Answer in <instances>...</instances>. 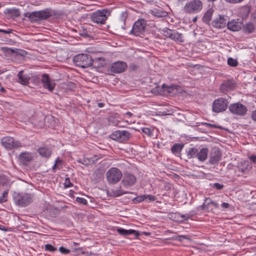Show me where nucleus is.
Segmentation results:
<instances>
[{
  "instance_id": "6",
  "label": "nucleus",
  "mask_w": 256,
  "mask_h": 256,
  "mask_svg": "<svg viewBox=\"0 0 256 256\" xmlns=\"http://www.w3.org/2000/svg\"><path fill=\"white\" fill-rule=\"evenodd\" d=\"M228 100L224 98H219L214 100L212 105V112L220 113L224 112L228 105Z\"/></svg>"
},
{
  "instance_id": "11",
  "label": "nucleus",
  "mask_w": 256,
  "mask_h": 256,
  "mask_svg": "<svg viewBox=\"0 0 256 256\" xmlns=\"http://www.w3.org/2000/svg\"><path fill=\"white\" fill-rule=\"evenodd\" d=\"M126 62L122 61H117L112 64L108 68V72L113 74H120L124 72L127 68Z\"/></svg>"
},
{
  "instance_id": "42",
  "label": "nucleus",
  "mask_w": 256,
  "mask_h": 256,
  "mask_svg": "<svg viewBox=\"0 0 256 256\" xmlns=\"http://www.w3.org/2000/svg\"><path fill=\"white\" fill-rule=\"evenodd\" d=\"M212 187L214 188H216V190H220L224 188V186L222 184L216 182V183L213 184L212 185Z\"/></svg>"
},
{
  "instance_id": "52",
  "label": "nucleus",
  "mask_w": 256,
  "mask_h": 256,
  "mask_svg": "<svg viewBox=\"0 0 256 256\" xmlns=\"http://www.w3.org/2000/svg\"><path fill=\"white\" fill-rule=\"evenodd\" d=\"M249 158L253 163L256 162V155H252L249 156Z\"/></svg>"
},
{
  "instance_id": "48",
  "label": "nucleus",
  "mask_w": 256,
  "mask_h": 256,
  "mask_svg": "<svg viewBox=\"0 0 256 256\" xmlns=\"http://www.w3.org/2000/svg\"><path fill=\"white\" fill-rule=\"evenodd\" d=\"M173 87L174 86H168L166 84H163L162 85V88L165 89L166 88H167V91L168 92H171V90H173Z\"/></svg>"
},
{
  "instance_id": "60",
  "label": "nucleus",
  "mask_w": 256,
  "mask_h": 256,
  "mask_svg": "<svg viewBox=\"0 0 256 256\" xmlns=\"http://www.w3.org/2000/svg\"><path fill=\"white\" fill-rule=\"evenodd\" d=\"M202 210L206 209V202H204L200 206Z\"/></svg>"
},
{
  "instance_id": "59",
  "label": "nucleus",
  "mask_w": 256,
  "mask_h": 256,
  "mask_svg": "<svg viewBox=\"0 0 256 256\" xmlns=\"http://www.w3.org/2000/svg\"><path fill=\"white\" fill-rule=\"evenodd\" d=\"M125 115L130 118L132 116V114L131 112H128L125 114Z\"/></svg>"
},
{
  "instance_id": "3",
  "label": "nucleus",
  "mask_w": 256,
  "mask_h": 256,
  "mask_svg": "<svg viewBox=\"0 0 256 256\" xmlns=\"http://www.w3.org/2000/svg\"><path fill=\"white\" fill-rule=\"evenodd\" d=\"M203 8V4L200 0H192L187 2L183 8L184 12L194 14L200 12Z\"/></svg>"
},
{
  "instance_id": "25",
  "label": "nucleus",
  "mask_w": 256,
  "mask_h": 256,
  "mask_svg": "<svg viewBox=\"0 0 256 256\" xmlns=\"http://www.w3.org/2000/svg\"><path fill=\"white\" fill-rule=\"evenodd\" d=\"M24 16L29 18L32 22H36L40 20V12L36 11L32 12H26Z\"/></svg>"
},
{
  "instance_id": "33",
  "label": "nucleus",
  "mask_w": 256,
  "mask_h": 256,
  "mask_svg": "<svg viewBox=\"0 0 256 256\" xmlns=\"http://www.w3.org/2000/svg\"><path fill=\"white\" fill-rule=\"evenodd\" d=\"M188 158H196L198 156V149L195 148H189L186 152Z\"/></svg>"
},
{
  "instance_id": "19",
  "label": "nucleus",
  "mask_w": 256,
  "mask_h": 256,
  "mask_svg": "<svg viewBox=\"0 0 256 256\" xmlns=\"http://www.w3.org/2000/svg\"><path fill=\"white\" fill-rule=\"evenodd\" d=\"M226 26L228 28L233 32L238 31L243 26V23L239 20H232L230 21H227Z\"/></svg>"
},
{
  "instance_id": "17",
  "label": "nucleus",
  "mask_w": 256,
  "mask_h": 256,
  "mask_svg": "<svg viewBox=\"0 0 256 256\" xmlns=\"http://www.w3.org/2000/svg\"><path fill=\"white\" fill-rule=\"evenodd\" d=\"M34 159L33 154L30 152H22L18 156V161L23 166H28Z\"/></svg>"
},
{
  "instance_id": "39",
  "label": "nucleus",
  "mask_w": 256,
  "mask_h": 256,
  "mask_svg": "<svg viewBox=\"0 0 256 256\" xmlns=\"http://www.w3.org/2000/svg\"><path fill=\"white\" fill-rule=\"evenodd\" d=\"M44 250L46 251L54 252L56 250V248L50 244H46L44 246Z\"/></svg>"
},
{
  "instance_id": "32",
  "label": "nucleus",
  "mask_w": 256,
  "mask_h": 256,
  "mask_svg": "<svg viewBox=\"0 0 256 256\" xmlns=\"http://www.w3.org/2000/svg\"><path fill=\"white\" fill-rule=\"evenodd\" d=\"M255 26L253 23L248 22L244 26V30L245 32L251 34L254 32Z\"/></svg>"
},
{
  "instance_id": "8",
  "label": "nucleus",
  "mask_w": 256,
  "mask_h": 256,
  "mask_svg": "<svg viewBox=\"0 0 256 256\" xmlns=\"http://www.w3.org/2000/svg\"><path fill=\"white\" fill-rule=\"evenodd\" d=\"M108 10L105 9L98 10L92 14L91 20L98 24H104L108 18Z\"/></svg>"
},
{
  "instance_id": "13",
  "label": "nucleus",
  "mask_w": 256,
  "mask_h": 256,
  "mask_svg": "<svg viewBox=\"0 0 256 256\" xmlns=\"http://www.w3.org/2000/svg\"><path fill=\"white\" fill-rule=\"evenodd\" d=\"M136 176L128 172L124 173L122 184L126 188L132 186L136 182Z\"/></svg>"
},
{
  "instance_id": "14",
  "label": "nucleus",
  "mask_w": 256,
  "mask_h": 256,
  "mask_svg": "<svg viewBox=\"0 0 256 256\" xmlns=\"http://www.w3.org/2000/svg\"><path fill=\"white\" fill-rule=\"evenodd\" d=\"M222 156V153L218 148H212L210 150V164H218V162L221 160Z\"/></svg>"
},
{
  "instance_id": "23",
  "label": "nucleus",
  "mask_w": 256,
  "mask_h": 256,
  "mask_svg": "<svg viewBox=\"0 0 256 256\" xmlns=\"http://www.w3.org/2000/svg\"><path fill=\"white\" fill-rule=\"evenodd\" d=\"M116 230L122 236H127L132 234H134L136 236H140L138 232L134 230H127L122 228H118Z\"/></svg>"
},
{
  "instance_id": "15",
  "label": "nucleus",
  "mask_w": 256,
  "mask_h": 256,
  "mask_svg": "<svg viewBox=\"0 0 256 256\" xmlns=\"http://www.w3.org/2000/svg\"><path fill=\"white\" fill-rule=\"evenodd\" d=\"M41 82L44 88L50 92H52L55 88L56 83L50 78L48 74H44L42 75Z\"/></svg>"
},
{
  "instance_id": "61",
  "label": "nucleus",
  "mask_w": 256,
  "mask_h": 256,
  "mask_svg": "<svg viewBox=\"0 0 256 256\" xmlns=\"http://www.w3.org/2000/svg\"><path fill=\"white\" fill-rule=\"evenodd\" d=\"M118 193L116 195V196H120L123 194H127V192H118Z\"/></svg>"
},
{
  "instance_id": "26",
  "label": "nucleus",
  "mask_w": 256,
  "mask_h": 256,
  "mask_svg": "<svg viewBox=\"0 0 256 256\" xmlns=\"http://www.w3.org/2000/svg\"><path fill=\"white\" fill-rule=\"evenodd\" d=\"M184 146V144L175 143L171 147V152L174 154L178 156L180 154Z\"/></svg>"
},
{
  "instance_id": "30",
  "label": "nucleus",
  "mask_w": 256,
  "mask_h": 256,
  "mask_svg": "<svg viewBox=\"0 0 256 256\" xmlns=\"http://www.w3.org/2000/svg\"><path fill=\"white\" fill-rule=\"evenodd\" d=\"M151 14L157 17L166 16L168 13L160 8H154L151 10Z\"/></svg>"
},
{
  "instance_id": "20",
  "label": "nucleus",
  "mask_w": 256,
  "mask_h": 256,
  "mask_svg": "<svg viewBox=\"0 0 256 256\" xmlns=\"http://www.w3.org/2000/svg\"><path fill=\"white\" fill-rule=\"evenodd\" d=\"M236 84L232 80H225L220 85V89L223 91H228L234 90L235 88Z\"/></svg>"
},
{
  "instance_id": "10",
  "label": "nucleus",
  "mask_w": 256,
  "mask_h": 256,
  "mask_svg": "<svg viewBox=\"0 0 256 256\" xmlns=\"http://www.w3.org/2000/svg\"><path fill=\"white\" fill-rule=\"evenodd\" d=\"M131 136L130 134L127 130H116L110 135V138L118 142H123L129 140Z\"/></svg>"
},
{
  "instance_id": "29",
  "label": "nucleus",
  "mask_w": 256,
  "mask_h": 256,
  "mask_svg": "<svg viewBox=\"0 0 256 256\" xmlns=\"http://www.w3.org/2000/svg\"><path fill=\"white\" fill-rule=\"evenodd\" d=\"M18 77L19 82L24 85L27 84L29 82L30 78L26 75L23 74V71L21 70L18 74Z\"/></svg>"
},
{
  "instance_id": "12",
  "label": "nucleus",
  "mask_w": 256,
  "mask_h": 256,
  "mask_svg": "<svg viewBox=\"0 0 256 256\" xmlns=\"http://www.w3.org/2000/svg\"><path fill=\"white\" fill-rule=\"evenodd\" d=\"M163 32L166 37L177 42H184L182 34H180L176 30H172L166 28L163 30Z\"/></svg>"
},
{
  "instance_id": "24",
  "label": "nucleus",
  "mask_w": 256,
  "mask_h": 256,
  "mask_svg": "<svg viewBox=\"0 0 256 256\" xmlns=\"http://www.w3.org/2000/svg\"><path fill=\"white\" fill-rule=\"evenodd\" d=\"M250 11V7L248 5L242 6L238 11V15L242 19L246 18L248 16Z\"/></svg>"
},
{
  "instance_id": "58",
  "label": "nucleus",
  "mask_w": 256,
  "mask_h": 256,
  "mask_svg": "<svg viewBox=\"0 0 256 256\" xmlns=\"http://www.w3.org/2000/svg\"><path fill=\"white\" fill-rule=\"evenodd\" d=\"M98 106L99 108H102L104 106V102H98Z\"/></svg>"
},
{
  "instance_id": "40",
  "label": "nucleus",
  "mask_w": 256,
  "mask_h": 256,
  "mask_svg": "<svg viewBox=\"0 0 256 256\" xmlns=\"http://www.w3.org/2000/svg\"><path fill=\"white\" fill-rule=\"evenodd\" d=\"M208 201V204H210V205L214 206V207L215 208H219L218 204L216 202L212 200L210 198H206L205 202H206Z\"/></svg>"
},
{
  "instance_id": "46",
  "label": "nucleus",
  "mask_w": 256,
  "mask_h": 256,
  "mask_svg": "<svg viewBox=\"0 0 256 256\" xmlns=\"http://www.w3.org/2000/svg\"><path fill=\"white\" fill-rule=\"evenodd\" d=\"M59 251L63 254H68L70 252V250L62 246L59 248Z\"/></svg>"
},
{
  "instance_id": "57",
  "label": "nucleus",
  "mask_w": 256,
  "mask_h": 256,
  "mask_svg": "<svg viewBox=\"0 0 256 256\" xmlns=\"http://www.w3.org/2000/svg\"><path fill=\"white\" fill-rule=\"evenodd\" d=\"M210 204H208V202H206V209L208 210H209L210 209L211 210H212V208H210Z\"/></svg>"
},
{
  "instance_id": "49",
  "label": "nucleus",
  "mask_w": 256,
  "mask_h": 256,
  "mask_svg": "<svg viewBox=\"0 0 256 256\" xmlns=\"http://www.w3.org/2000/svg\"><path fill=\"white\" fill-rule=\"evenodd\" d=\"M252 119L256 122V110L252 111L251 114Z\"/></svg>"
},
{
  "instance_id": "9",
  "label": "nucleus",
  "mask_w": 256,
  "mask_h": 256,
  "mask_svg": "<svg viewBox=\"0 0 256 256\" xmlns=\"http://www.w3.org/2000/svg\"><path fill=\"white\" fill-rule=\"evenodd\" d=\"M228 110L232 114L239 116H244L248 112L247 107L240 102L230 104Z\"/></svg>"
},
{
  "instance_id": "50",
  "label": "nucleus",
  "mask_w": 256,
  "mask_h": 256,
  "mask_svg": "<svg viewBox=\"0 0 256 256\" xmlns=\"http://www.w3.org/2000/svg\"><path fill=\"white\" fill-rule=\"evenodd\" d=\"M180 216L182 218V220H187L190 218V216L188 214H181Z\"/></svg>"
},
{
  "instance_id": "22",
  "label": "nucleus",
  "mask_w": 256,
  "mask_h": 256,
  "mask_svg": "<svg viewBox=\"0 0 256 256\" xmlns=\"http://www.w3.org/2000/svg\"><path fill=\"white\" fill-rule=\"evenodd\" d=\"M208 150L206 148H203L199 150H198V156H196V158L200 162H204L208 158Z\"/></svg>"
},
{
  "instance_id": "2",
  "label": "nucleus",
  "mask_w": 256,
  "mask_h": 256,
  "mask_svg": "<svg viewBox=\"0 0 256 256\" xmlns=\"http://www.w3.org/2000/svg\"><path fill=\"white\" fill-rule=\"evenodd\" d=\"M13 198L15 204L20 206L24 207L30 204L32 201V196L28 193L14 192Z\"/></svg>"
},
{
  "instance_id": "16",
  "label": "nucleus",
  "mask_w": 256,
  "mask_h": 256,
  "mask_svg": "<svg viewBox=\"0 0 256 256\" xmlns=\"http://www.w3.org/2000/svg\"><path fill=\"white\" fill-rule=\"evenodd\" d=\"M228 17L219 15L212 22V25L216 28H222L226 26Z\"/></svg>"
},
{
  "instance_id": "37",
  "label": "nucleus",
  "mask_w": 256,
  "mask_h": 256,
  "mask_svg": "<svg viewBox=\"0 0 256 256\" xmlns=\"http://www.w3.org/2000/svg\"><path fill=\"white\" fill-rule=\"evenodd\" d=\"M142 132L148 135L149 136H153V130H152L148 128H142Z\"/></svg>"
},
{
  "instance_id": "64",
  "label": "nucleus",
  "mask_w": 256,
  "mask_h": 256,
  "mask_svg": "<svg viewBox=\"0 0 256 256\" xmlns=\"http://www.w3.org/2000/svg\"><path fill=\"white\" fill-rule=\"evenodd\" d=\"M4 30L0 29V32H3L4 33Z\"/></svg>"
},
{
  "instance_id": "41",
  "label": "nucleus",
  "mask_w": 256,
  "mask_h": 256,
  "mask_svg": "<svg viewBox=\"0 0 256 256\" xmlns=\"http://www.w3.org/2000/svg\"><path fill=\"white\" fill-rule=\"evenodd\" d=\"M60 162H62V160H59L58 158L56 159V160L55 164L52 166V168L53 172H55L56 169H58V170L60 169L62 166H60L59 164H58V163H60Z\"/></svg>"
},
{
  "instance_id": "51",
  "label": "nucleus",
  "mask_w": 256,
  "mask_h": 256,
  "mask_svg": "<svg viewBox=\"0 0 256 256\" xmlns=\"http://www.w3.org/2000/svg\"><path fill=\"white\" fill-rule=\"evenodd\" d=\"M187 238L186 236H178L175 238V240H178V241H182L183 239H186Z\"/></svg>"
},
{
  "instance_id": "44",
  "label": "nucleus",
  "mask_w": 256,
  "mask_h": 256,
  "mask_svg": "<svg viewBox=\"0 0 256 256\" xmlns=\"http://www.w3.org/2000/svg\"><path fill=\"white\" fill-rule=\"evenodd\" d=\"M76 201L84 205H86L88 204L87 200L83 198L77 197L76 198Z\"/></svg>"
},
{
  "instance_id": "31",
  "label": "nucleus",
  "mask_w": 256,
  "mask_h": 256,
  "mask_svg": "<svg viewBox=\"0 0 256 256\" xmlns=\"http://www.w3.org/2000/svg\"><path fill=\"white\" fill-rule=\"evenodd\" d=\"M0 185L5 186V188H10V182L6 176L4 175L0 176Z\"/></svg>"
},
{
  "instance_id": "56",
  "label": "nucleus",
  "mask_w": 256,
  "mask_h": 256,
  "mask_svg": "<svg viewBox=\"0 0 256 256\" xmlns=\"http://www.w3.org/2000/svg\"><path fill=\"white\" fill-rule=\"evenodd\" d=\"M12 29H8V30H4V33L6 34H10L12 32Z\"/></svg>"
},
{
  "instance_id": "4",
  "label": "nucleus",
  "mask_w": 256,
  "mask_h": 256,
  "mask_svg": "<svg viewBox=\"0 0 256 256\" xmlns=\"http://www.w3.org/2000/svg\"><path fill=\"white\" fill-rule=\"evenodd\" d=\"M73 60L76 66L82 68H88L92 66L93 62L92 56L87 54H77Z\"/></svg>"
},
{
  "instance_id": "47",
  "label": "nucleus",
  "mask_w": 256,
  "mask_h": 256,
  "mask_svg": "<svg viewBox=\"0 0 256 256\" xmlns=\"http://www.w3.org/2000/svg\"><path fill=\"white\" fill-rule=\"evenodd\" d=\"M146 198H148L150 202H154L156 200V198L154 196L148 194V195H146Z\"/></svg>"
},
{
  "instance_id": "21",
  "label": "nucleus",
  "mask_w": 256,
  "mask_h": 256,
  "mask_svg": "<svg viewBox=\"0 0 256 256\" xmlns=\"http://www.w3.org/2000/svg\"><path fill=\"white\" fill-rule=\"evenodd\" d=\"M214 12V10L212 8H209L204 14L202 18V22L210 26V21Z\"/></svg>"
},
{
  "instance_id": "35",
  "label": "nucleus",
  "mask_w": 256,
  "mask_h": 256,
  "mask_svg": "<svg viewBox=\"0 0 256 256\" xmlns=\"http://www.w3.org/2000/svg\"><path fill=\"white\" fill-rule=\"evenodd\" d=\"M228 64L230 66L235 67L238 65V62L236 60L232 58H229L228 59Z\"/></svg>"
},
{
  "instance_id": "43",
  "label": "nucleus",
  "mask_w": 256,
  "mask_h": 256,
  "mask_svg": "<svg viewBox=\"0 0 256 256\" xmlns=\"http://www.w3.org/2000/svg\"><path fill=\"white\" fill-rule=\"evenodd\" d=\"M2 50L6 52V53H8V54H14V50L12 49V48H8V47H2Z\"/></svg>"
},
{
  "instance_id": "28",
  "label": "nucleus",
  "mask_w": 256,
  "mask_h": 256,
  "mask_svg": "<svg viewBox=\"0 0 256 256\" xmlns=\"http://www.w3.org/2000/svg\"><path fill=\"white\" fill-rule=\"evenodd\" d=\"M40 12V20H47L52 16V12L49 9H46Z\"/></svg>"
},
{
  "instance_id": "54",
  "label": "nucleus",
  "mask_w": 256,
  "mask_h": 256,
  "mask_svg": "<svg viewBox=\"0 0 256 256\" xmlns=\"http://www.w3.org/2000/svg\"><path fill=\"white\" fill-rule=\"evenodd\" d=\"M222 207L224 208H228L230 207V204L227 202H222Z\"/></svg>"
},
{
  "instance_id": "45",
  "label": "nucleus",
  "mask_w": 256,
  "mask_h": 256,
  "mask_svg": "<svg viewBox=\"0 0 256 256\" xmlns=\"http://www.w3.org/2000/svg\"><path fill=\"white\" fill-rule=\"evenodd\" d=\"M64 188H70L72 186L69 178H66L64 182Z\"/></svg>"
},
{
  "instance_id": "53",
  "label": "nucleus",
  "mask_w": 256,
  "mask_h": 256,
  "mask_svg": "<svg viewBox=\"0 0 256 256\" xmlns=\"http://www.w3.org/2000/svg\"><path fill=\"white\" fill-rule=\"evenodd\" d=\"M205 124L208 126L209 127L212 128H218L219 126H217L216 125L214 124H212L210 123H205Z\"/></svg>"
},
{
  "instance_id": "1",
  "label": "nucleus",
  "mask_w": 256,
  "mask_h": 256,
  "mask_svg": "<svg viewBox=\"0 0 256 256\" xmlns=\"http://www.w3.org/2000/svg\"><path fill=\"white\" fill-rule=\"evenodd\" d=\"M148 27L146 20L144 18L138 19L134 22L130 34L136 36L142 37L148 31Z\"/></svg>"
},
{
  "instance_id": "63",
  "label": "nucleus",
  "mask_w": 256,
  "mask_h": 256,
  "mask_svg": "<svg viewBox=\"0 0 256 256\" xmlns=\"http://www.w3.org/2000/svg\"><path fill=\"white\" fill-rule=\"evenodd\" d=\"M197 19H198V16H195L194 18H193L192 22H196L197 20Z\"/></svg>"
},
{
  "instance_id": "55",
  "label": "nucleus",
  "mask_w": 256,
  "mask_h": 256,
  "mask_svg": "<svg viewBox=\"0 0 256 256\" xmlns=\"http://www.w3.org/2000/svg\"><path fill=\"white\" fill-rule=\"evenodd\" d=\"M74 252H76V251H78L79 252H80L82 253V254H84V252L82 250V248H75L74 250Z\"/></svg>"
},
{
  "instance_id": "18",
  "label": "nucleus",
  "mask_w": 256,
  "mask_h": 256,
  "mask_svg": "<svg viewBox=\"0 0 256 256\" xmlns=\"http://www.w3.org/2000/svg\"><path fill=\"white\" fill-rule=\"evenodd\" d=\"M248 161H244L238 164L237 170H235L236 174L237 176H240L242 174H245L250 168Z\"/></svg>"
},
{
  "instance_id": "7",
  "label": "nucleus",
  "mask_w": 256,
  "mask_h": 256,
  "mask_svg": "<svg viewBox=\"0 0 256 256\" xmlns=\"http://www.w3.org/2000/svg\"><path fill=\"white\" fill-rule=\"evenodd\" d=\"M1 144L7 150H12L22 146V143L15 140L12 137L5 136L1 139Z\"/></svg>"
},
{
  "instance_id": "5",
  "label": "nucleus",
  "mask_w": 256,
  "mask_h": 256,
  "mask_svg": "<svg viewBox=\"0 0 256 256\" xmlns=\"http://www.w3.org/2000/svg\"><path fill=\"white\" fill-rule=\"evenodd\" d=\"M121 171L118 168H111L106 172V178L109 184H115L118 182L122 177Z\"/></svg>"
},
{
  "instance_id": "62",
  "label": "nucleus",
  "mask_w": 256,
  "mask_h": 256,
  "mask_svg": "<svg viewBox=\"0 0 256 256\" xmlns=\"http://www.w3.org/2000/svg\"><path fill=\"white\" fill-rule=\"evenodd\" d=\"M0 91H1L2 92H6V90L2 86H1L0 88Z\"/></svg>"
},
{
  "instance_id": "34",
  "label": "nucleus",
  "mask_w": 256,
  "mask_h": 256,
  "mask_svg": "<svg viewBox=\"0 0 256 256\" xmlns=\"http://www.w3.org/2000/svg\"><path fill=\"white\" fill-rule=\"evenodd\" d=\"M8 188L6 189V190L3 192L2 195L0 196V203L5 202L8 201Z\"/></svg>"
},
{
  "instance_id": "38",
  "label": "nucleus",
  "mask_w": 256,
  "mask_h": 256,
  "mask_svg": "<svg viewBox=\"0 0 256 256\" xmlns=\"http://www.w3.org/2000/svg\"><path fill=\"white\" fill-rule=\"evenodd\" d=\"M146 199V195H142L138 196L134 199V202L136 203H139L144 201Z\"/></svg>"
},
{
  "instance_id": "36",
  "label": "nucleus",
  "mask_w": 256,
  "mask_h": 256,
  "mask_svg": "<svg viewBox=\"0 0 256 256\" xmlns=\"http://www.w3.org/2000/svg\"><path fill=\"white\" fill-rule=\"evenodd\" d=\"M8 13L14 18L19 17L20 15V11L17 9L10 10L8 11Z\"/></svg>"
},
{
  "instance_id": "27",
  "label": "nucleus",
  "mask_w": 256,
  "mask_h": 256,
  "mask_svg": "<svg viewBox=\"0 0 256 256\" xmlns=\"http://www.w3.org/2000/svg\"><path fill=\"white\" fill-rule=\"evenodd\" d=\"M38 152L42 157L48 158L52 154L51 150L48 148L42 147L38 150Z\"/></svg>"
}]
</instances>
